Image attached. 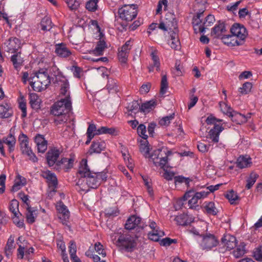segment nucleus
<instances>
[{
    "instance_id": "f257e3e1",
    "label": "nucleus",
    "mask_w": 262,
    "mask_h": 262,
    "mask_svg": "<svg viewBox=\"0 0 262 262\" xmlns=\"http://www.w3.org/2000/svg\"><path fill=\"white\" fill-rule=\"evenodd\" d=\"M139 150L145 157L149 158L150 162H153L156 166H159L162 169L168 167V157L172 155V151L166 147L155 150L153 154L150 155L148 142L146 139H141L140 141Z\"/></svg>"
},
{
    "instance_id": "f03ea898",
    "label": "nucleus",
    "mask_w": 262,
    "mask_h": 262,
    "mask_svg": "<svg viewBox=\"0 0 262 262\" xmlns=\"http://www.w3.org/2000/svg\"><path fill=\"white\" fill-rule=\"evenodd\" d=\"M72 110L71 100L60 99L51 107V113L56 116L54 122L56 125L66 123L69 118L67 115Z\"/></svg>"
},
{
    "instance_id": "7ed1b4c3",
    "label": "nucleus",
    "mask_w": 262,
    "mask_h": 262,
    "mask_svg": "<svg viewBox=\"0 0 262 262\" xmlns=\"http://www.w3.org/2000/svg\"><path fill=\"white\" fill-rule=\"evenodd\" d=\"M111 237L114 244L122 250L131 252L136 246L133 237L128 234L119 235L118 233H114L111 234Z\"/></svg>"
},
{
    "instance_id": "20e7f679",
    "label": "nucleus",
    "mask_w": 262,
    "mask_h": 262,
    "mask_svg": "<svg viewBox=\"0 0 262 262\" xmlns=\"http://www.w3.org/2000/svg\"><path fill=\"white\" fill-rule=\"evenodd\" d=\"M30 85L35 91L41 92L46 90L50 84V78L46 71H38L30 78Z\"/></svg>"
},
{
    "instance_id": "39448f33",
    "label": "nucleus",
    "mask_w": 262,
    "mask_h": 262,
    "mask_svg": "<svg viewBox=\"0 0 262 262\" xmlns=\"http://www.w3.org/2000/svg\"><path fill=\"white\" fill-rule=\"evenodd\" d=\"M119 17L123 20L130 21L137 15V6L135 4L124 5L118 9Z\"/></svg>"
},
{
    "instance_id": "423d86ee",
    "label": "nucleus",
    "mask_w": 262,
    "mask_h": 262,
    "mask_svg": "<svg viewBox=\"0 0 262 262\" xmlns=\"http://www.w3.org/2000/svg\"><path fill=\"white\" fill-rule=\"evenodd\" d=\"M209 194V192L206 191H201L194 193L192 190L187 191L183 196V200H187L191 198L188 200V205L190 209H196L199 207L198 204V201L200 199L206 198Z\"/></svg>"
},
{
    "instance_id": "0eeeda50",
    "label": "nucleus",
    "mask_w": 262,
    "mask_h": 262,
    "mask_svg": "<svg viewBox=\"0 0 262 262\" xmlns=\"http://www.w3.org/2000/svg\"><path fill=\"white\" fill-rule=\"evenodd\" d=\"M107 178V171L92 172L85 178L87 185L92 188H96L101 183L106 181Z\"/></svg>"
},
{
    "instance_id": "6e6552de",
    "label": "nucleus",
    "mask_w": 262,
    "mask_h": 262,
    "mask_svg": "<svg viewBox=\"0 0 262 262\" xmlns=\"http://www.w3.org/2000/svg\"><path fill=\"white\" fill-rule=\"evenodd\" d=\"M41 176L46 179L48 184V196L52 197L56 191L58 184L57 179L55 174L50 171L47 170L41 172Z\"/></svg>"
},
{
    "instance_id": "1a4fd4ad",
    "label": "nucleus",
    "mask_w": 262,
    "mask_h": 262,
    "mask_svg": "<svg viewBox=\"0 0 262 262\" xmlns=\"http://www.w3.org/2000/svg\"><path fill=\"white\" fill-rule=\"evenodd\" d=\"M219 244L216 237L212 234H206L202 236V239L200 245L203 250H210L216 247Z\"/></svg>"
},
{
    "instance_id": "9d476101",
    "label": "nucleus",
    "mask_w": 262,
    "mask_h": 262,
    "mask_svg": "<svg viewBox=\"0 0 262 262\" xmlns=\"http://www.w3.org/2000/svg\"><path fill=\"white\" fill-rule=\"evenodd\" d=\"M230 32L233 35L236 37V38L242 41V44L248 35L246 29L243 25L239 24H234L231 28Z\"/></svg>"
},
{
    "instance_id": "9b49d317",
    "label": "nucleus",
    "mask_w": 262,
    "mask_h": 262,
    "mask_svg": "<svg viewBox=\"0 0 262 262\" xmlns=\"http://www.w3.org/2000/svg\"><path fill=\"white\" fill-rule=\"evenodd\" d=\"M4 48L8 52L12 53L17 52L20 48V41L15 37L10 38L4 43Z\"/></svg>"
},
{
    "instance_id": "f8f14e48",
    "label": "nucleus",
    "mask_w": 262,
    "mask_h": 262,
    "mask_svg": "<svg viewBox=\"0 0 262 262\" xmlns=\"http://www.w3.org/2000/svg\"><path fill=\"white\" fill-rule=\"evenodd\" d=\"M56 208L59 213V219L63 225H67L70 217V212L67 206L60 201L57 203Z\"/></svg>"
},
{
    "instance_id": "ddd939ff",
    "label": "nucleus",
    "mask_w": 262,
    "mask_h": 262,
    "mask_svg": "<svg viewBox=\"0 0 262 262\" xmlns=\"http://www.w3.org/2000/svg\"><path fill=\"white\" fill-rule=\"evenodd\" d=\"M203 14V11L198 13L196 16H194L192 19V25L194 29V31L195 33H203L205 30V27L204 25L201 17Z\"/></svg>"
},
{
    "instance_id": "4468645a",
    "label": "nucleus",
    "mask_w": 262,
    "mask_h": 262,
    "mask_svg": "<svg viewBox=\"0 0 262 262\" xmlns=\"http://www.w3.org/2000/svg\"><path fill=\"white\" fill-rule=\"evenodd\" d=\"M223 129L224 127L221 124H215L209 132L207 138L213 143H217L219 141V135Z\"/></svg>"
},
{
    "instance_id": "2eb2a0df",
    "label": "nucleus",
    "mask_w": 262,
    "mask_h": 262,
    "mask_svg": "<svg viewBox=\"0 0 262 262\" xmlns=\"http://www.w3.org/2000/svg\"><path fill=\"white\" fill-rule=\"evenodd\" d=\"M74 160V158L72 157L70 158H63L60 161L56 162L55 168L57 169H63L67 171L73 167Z\"/></svg>"
},
{
    "instance_id": "dca6fc26",
    "label": "nucleus",
    "mask_w": 262,
    "mask_h": 262,
    "mask_svg": "<svg viewBox=\"0 0 262 262\" xmlns=\"http://www.w3.org/2000/svg\"><path fill=\"white\" fill-rule=\"evenodd\" d=\"M222 244L226 248L227 250H230L236 247L237 241L235 236L230 234L225 235L221 239Z\"/></svg>"
},
{
    "instance_id": "f3484780",
    "label": "nucleus",
    "mask_w": 262,
    "mask_h": 262,
    "mask_svg": "<svg viewBox=\"0 0 262 262\" xmlns=\"http://www.w3.org/2000/svg\"><path fill=\"white\" fill-rule=\"evenodd\" d=\"M61 151L59 149L54 148L50 150L47 154V160L49 166H52L56 165V162L60 155Z\"/></svg>"
},
{
    "instance_id": "a211bd4d",
    "label": "nucleus",
    "mask_w": 262,
    "mask_h": 262,
    "mask_svg": "<svg viewBox=\"0 0 262 262\" xmlns=\"http://www.w3.org/2000/svg\"><path fill=\"white\" fill-rule=\"evenodd\" d=\"M236 163V166L241 169L250 168L252 165V159L248 155L240 156Z\"/></svg>"
},
{
    "instance_id": "6ab92c4d",
    "label": "nucleus",
    "mask_w": 262,
    "mask_h": 262,
    "mask_svg": "<svg viewBox=\"0 0 262 262\" xmlns=\"http://www.w3.org/2000/svg\"><path fill=\"white\" fill-rule=\"evenodd\" d=\"M55 52L58 56L62 58L68 57L72 54L71 51L63 43L56 45Z\"/></svg>"
},
{
    "instance_id": "aec40b11",
    "label": "nucleus",
    "mask_w": 262,
    "mask_h": 262,
    "mask_svg": "<svg viewBox=\"0 0 262 262\" xmlns=\"http://www.w3.org/2000/svg\"><path fill=\"white\" fill-rule=\"evenodd\" d=\"M105 143L103 141L100 140L94 141L90 146L89 153L91 155L93 153H100L105 148Z\"/></svg>"
},
{
    "instance_id": "412c9836",
    "label": "nucleus",
    "mask_w": 262,
    "mask_h": 262,
    "mask_svg": "<svg viewBox=\"0 0 262 262\" xmlns=\"http://www.w3.org/2000/svg\"><path fill=\"white\" fill-rule=\"evenodd\" d=\"M35 142L36 144L38 151L43 153L47 149V141L42 135L38 134L35 137Z\"/></svg>"
},
{
    "instance_id": "4be33fe9",
    "label": "nucleus",
    "mask_w": 262,
    "mask_h": 262,
    "mask_svg": "<svg viewBox=\"0 0 262 262\" xmlns=\"http://www.w3.org/2000/svg\"><path fill=\"white\" fill-rule=\"evenodd\" d=\"M236 37L232 34L231 35H224L222 37V41L224 44L229 47L242 45V41L238 40Z\"/></svg>"
},
{
    "instance_id": "5701e85b",
    "label": "nucleus",
    "mask_w": 262,
    "mask_h": 262,
    "mask_svg": "<svg viewBox=\"0 0 262 262\" xmlns=\"http://www.w3.org/2000/svg\"><path fill=\"white\" fill-rule=\"evenodd\" d=\"M13 110L10 104L5 102L0 104V118H8L13 115Z\"/></svg>"
},
{
    "instance_id": "b1692460",
    "label": "nucleus",
    "mask_w": 262,
    "mask_h": 262,
    "mask_svg": "<svg viewBox=\"0 0 262 262\" xmlns=\"http://www.w3.org/2000/svg\"><path fill=\"white\" fill-rule=\"evenodd\" d=\"M141 218L136 215L130 216L126 221L125 228L127 230L135 229L141 222Z\"/></svg>"
},
{
    "instance_id": "393cba45",
    "label": "nucleus",
    "mask_w": 262,
    "mask_h": 262,
    "mask_svg": "<svg viewBox=\"0 0 262 262\" xmlns=\"http://www.w3.org/2000/svg\"><path fill=\"white\" fill-rule=\"evenodd\" d=\"M37 210L35 208L28 205L26 212V221L28 223L32 224L35 222L37 217Z\"/></svg>"
},
{
    "instance_id": "a878e982",
    "label": "nucleus",
    "mask_w": 262,
    "mask_h": 262,
    "mask_svg": "<svg viewBox=\"0 0 262 262\" xmlns=\"http://www.w3.org/2000/svg\"><path fill=\"white\" fill-rule=\"evenodd\" d=\"M93 172L90 171L86 159H82L80 163V166L78 170V173L81 177L86 178L90 176Z\"/></svg>"
},
{
    "instance_id": "bb28decb",
    "label": "nucleus",
    "mask_w": 262,
    "mask_h": 262,
    "mask_svg": "<svg viewBox=\"0 0 262 262\" xmlns=\"http://www.w3.org/2000/svg\"><path fill=\"white\" fill-rule=\"evenodd\" d=\"M27 183L26 178L18 174L14 181V184L12 186L11 191L16 192L19 190L22 187L25 186Z\"/></svg>"
},
{
    "instance_id": "cd10ccee",
    "label": "nucleus",
    "mask_w": 262,
    "mask_h": 262,
    "mask_svg": "<svg viewBox=\"0 0 262 262\" xmlns=\"http://www.w3.org/2000/svg\"><path fill=\"white\" fill-rule=\"evenodd\" d=\"M226 31V27L224 23H220L215 25L211 32V35L216 38H220L222 39L223 34Z\"/></svg>"
},
{
    "instance_id": "c85d7f7f",
    "label": "nucleus",
    "mask_w": 262,
    "mask_h": 262,
    "mask_svg": "<svg viewBox=\"0 0 262 262\" xmlns=\"http://www.w3.org/2000/svg\"><path fill=\"white\" fill-rule=\"evenodd\" d=\"M11 61L13 63L14 68L16 70H19L24 62V59L21 57L20 52H16L15 54L13 55L11 57Z\"/></svg>"
},
{
    "instance_id": "c756f323",
    "label": "nucleus",
    "mask_w": 262,
    "mask_h": 262,
    "mask_svg": "<svg viewBox=\"0 0 262 262\" xmlns=\"http://www.w3.org/2000/svg\"><path fill=\"white\" fill-rule=\"evenodd\" d=\"M20 146L23 154L27 155L29 157V159L33 162H37V158L29 146V142L26 143H21Z\"/></svg>"
},
{
    "instance_id": "7c9ffc66",
    "label": "nucleus",
    "mask_w": 262,
    "mask_h": 262,
    "mask_svg": "<svg viewBox=\"0 0 262 262\" xmlns=\"http://www.w3.org/2000/svg\"><path fill=\"white\" fill-rule=\"evenodd\" d=\"M60 95L64 97V98H61V99L71 100L69 91V84L67 80L65 79L63 80L61 84Z\"/></svg>"
},
{
    "instance_id": "2f4dec72",
    "label": "nucleus",
    "mask_w": 262,
    "mask_h": 262,
    "mask_svg": "<svg viewBox=\"0 0 262 262\" xmlns=\"http://www.w3.org/2000/svg\"><path fill=\"white\" fill-rule=\"evenodd\" d=\"M172 29L177 28V20L173 13L168 12L166 14L164 21Z\"/></svg>"
},
{
    "instance_id": "473e14b6",
    "label": "nucleus",
    "mask_w": 262,
    "mask_h": 262,
    "mask_svg": "<svg viewBox=\"0 0 262 262\" xmlns=\"http://www.w3.org/2000/svg\"><path fill=\"white\" fill-rule=\"evenodd\" d=\"M29 100V103L33 109L37 110L40 108L41 99L36 94H30Z\"/></svg>"
},
{
    "instance_id": "72a5a7b5",
    "label": "nucleus",
    "mask_w": 262,
    "mask_h": 262,
    "mask_svg": "<svg viewBox=\"0 0 262 262\" xmlns=\"http://www.w3.org/2000/svg\"><path fill=\"white\" fill-rule=\"evenodd\" d=\"M15 248V246L14 245V238L12 236H10L8 239L5 248V253L8 258H9L12 255Z\"/></svg>"
},
{
    "instance_id": "f704fd0d",
    "label": "nucleus",
    "mask_w": 262,
    "mask_h": 262,
    "mask_svg": "<svg viewBox=\"0 0 262 262\" xmlns=\"http://www.w3.org/2000/svg\"><path fill=\"white\" fill-rule=\"evenodd\" d=\"M106 48V42L104 40H100L97 42L95 48L90 51V53L97 56H100L103 55V52Z\"/></svg>"
},
{
    "instance_id": "c9c22d12",
    "label": "nucleus",
    "mask_w": 262,
    "mask_h": 262,
    "mask_svg": "<svg viewBox=\"0 0 262 262\" xmlns=\"http://www.w3.org/2000/svg\"><path fill=\"white\" fill-rule=\"evenodd\" d=\"M203 207L206 212L210 215H215L217 213V209L215 207L214 203L212 202H205L204 203Z\"/></svg>"
},
{
    "instance_id": "e433bc0d",
    "label": "nucleus",
    "mask_w": 262,
    "mask_h": 262,
    "mask_svg": "<svg viewBox=\"0 0 262 262\" xmlns=\"http://www.w3.org/2000/svg\"><path fill=\"white\" fill-rule=\"evenodd\" d=\"M106 88L110 93H117L119 91V86L117 84V81L111 78H108Z\"/></svg>"
},
{
    "instance_id": "4c0bfd02",
    "label": "nucleus",
    "mask_w": 262,
    "mask_h": 262,
    "mask_svg": "<svg viewBox=\"0 0 262 262\" xmlns=\"http://www.w3.org/2000/svg\"><path fill=\"white\" fill-rule=\"evenodd\" d=\"M258 178V174L254 171H251L249 176L247 178L246 184L245 186L246 188L247 189H250L254 184Z\"/></svg>"
},
{
    "instance_id": "58836bf2",
    "label": "nucleus",
    "mask_w": 262,
    "mask_h": 262,
    "mask_svg": "<svg viewBox=\"0 0 262 262\" xmlns=\"http://www.w3.org/2000/svg\"><path fill=\"white\" fill-rule=\"evenodd\" d=\"M245 246V243L243 242L241 243L238 245L236 246V247L235 249L233 251V255L235 258H239L246 253Z\"/></svg>"
},
{
    "instance_id": "ea45409f",
    "label": "nucleus",
    "mask_w": 262,
    "mask_h": 262,
    "mask_svg": "<svg viewBox=\"0 0 262 262\" xmlns=\"http://www.w3.org/2000/svg\"><path fill=\"white\" fill-rule=\"evenodd\" d=\"M98 134H109L116 136L118 134V130L114 127H107L106 126H101L98 128Z\"/></svg>"
},
{
    "instance_id": "a19ab883",
    "label": "nucleus",
    "mask_w": 262,
    "mask_h": 262,
    "mask_svg": "<svg viewBox=\"0 0 262 262\" xmlns=\"http://www.w3.org/2000/svg\"><path fill=\"white\" fill-rule=\"evenodd\" d=\"M220 105L223 113L229 116L232 119L234 117V116H242L241 114H237L235 112L232 113L231 112V108L230 106H228L226 103H220Z\"/></svg>"
},
{
    "instance_id": "79ce46f5",
    "label": "nucleus",
    "mask_w": 262,
    "mask_h": 262,
    "mask_svg": "<svg viewBox=\"0 0 262 262\" xmlns=\"http://www.w3.org/2000/svg\"><path fill=\"white\" fill-rule=\"evenodd\" d=\"M170 40L169 42L171 48L174 50H178L180 46V42L178 39V35L175 32H173L170 35Z\"/></svg>"
},
{
    "instance_id": "37998d69",
    "label": "nucleus",
    "mask_w": 262,
    "mask_h": 262,
    "mask_svg": "<svg viewBox=\"0 0 262 262\" xmlns=\"http://www.w3.org/2000/svg\"><path fill=\"white\" fill-rule=\"evenodd\" d=\"M156 105V101L155 100H150L142 104L141 106L139 107V109L141 112L144 113H148L150 110L153 109Z\"/></svg>"
},
{
    "instance_id": "c03bdc74",
    "label": "nucleus",
    "mask_w": 262,
    "mask_h": 262,
    "mask_svg": "<svg viewBox=\"0 0 262 262\" xmlns=\"http://www.w3.org/2000/svg\"><path fill=\"white\" fill-rule=\"evenodd\" d=\"M164 235V232L160 230H155L151 231L148 234L149 238L153 241L158 242L160 237Z\"/></svg>"
},
{
    "instance_id": "a18cd8bd",
    "label": "nucleus",
    "mask_w": 262,
    "mask_h": 262,
    "mask_svg": "<svg viewBox=\"0 0 262 262\" xmlns=\"http://www.w3.org/2000/svg\"><path fill=\"white\" fill-rule=\"evenodd\" d=\"M151 56L153 61V65H150L148 67L149 71L150 72L154 71L155 68H156L157 71H159L160 66L159 57L154 52L151 53Z\"/></svg>"
},
{
    "instance_id": "49530a36",
    "label": "nucleus",
    "mask_w": 262,
    "mask_h": 262,
    "mask_svg": "<svg viewBox=\"0 0 262 262\" xmlns=\"http://www.w3.org/2000/svg\"><path fill=\"white\" fill-rule=\"evenodd\" d=\"M40 26L42 30L47 31H50L52 29L53 25L49 17H45L40 22Z\"/></svg>"
},
{
    "instance_id": "de8ad7c7",
    "label": "nucleus",
    "mask_w": 262,
    "mask_h": 262,
    "mask_svg": "<svg viewBox=\"0 0 262 262\" xmlns=\"http://www.w3.org/2000/svg\"><path fill=\"white\" fill-rule=\"evenodd\" d=\"M18 206V202L15 199L12 200L10 203L9 210L14 214L15 217H18V215L20 214L19 212Z\"/></svg>"
},
{
    "instance_id": "09e8293b",
    "label": "nucleus",
    "mask_w": 262,
    "mask_h": 262,
    "mask_svg": "<svg viewBox=\"0 0 262 262\" xmlns=\"http://www.w3.org/2000/svg\"><path fill=\"white\" fill-rule=\"evenodd\" d=\"M188 215L185 214H181L175 217V221L179 225L186 226L189 223Z\"/></svg>"
},
{
    "instance_id": "8fccbe9b",
    "label": "nucleus",
    "mask_w": 262,
    "mask_h": 262,
    "mask_svg": "<svg viewBox=\"0 0 262 262\" xmlns=\"http://www.w3.org/2000/svg\"><path fill=\"white\" fill-rule=\"evenodd\" d=\"M252 88V84L251 82H246L243 84L242 87L239 89V93L242 95H246L249 93Z\"/></svg>"
},
{
    "instance_id": "3c124183",
    "label": "nucleus",
    "mask_w": 262,
    "mask_h": 262,
    "mask_svg": "<svg viewBox=\"0 0 262 262\" xmlns=\"http://www.w3.org/2000/svg\"><path fill=\"white\" fill-rule=\"evenodd\" d=\"M168 88V83L167 81V78L166 75H163L162 77L161 81V88H160V94L164 95L166 93L167 90Z\"/></svg>"
},
{
    "instance_id": "603ef678",
    "label": "nucleus",
    "mask_w": 262,
    "mask_h": 262,
    "mask_svg": "<svg viewBox=\"0 0 262 262\" xmlns=\"http://www.w3.org/2000/svg\"><path fill=\"white\" fill-rule=\"evenodd\" d=\"M174 182L176 184L184 183L187 186H189V183L191 181L189 178H185L182 176H178L174 177Z\"/></svg>"
},
{
    "instance_id": "864d4df0",
    "label": "nucleus",
    "mask_w": 262,
    "mask_h": 262,
    "mask_svg": "<svg viewBox=\"0 0 262 262\" xmlns=\"http://www.w3.org/2000/svg\"><path fill=\"white\" fill-rule=\"evenodd\" d=\"M68 8L73 11L77 10L79 7L80 3L77 0H65Z\"/></svg>"
},
{
    "instance_id": "5fc2aeb1",
    "label": "nucleus",
    "mask_w": 262,
    "mask_h": 262,
    "mask_svg": "<svg viewBox=\"0 0 262 262\" xmlns=\"http://www.w3.org/2000/svg\"><path fill=\"white\" fill-rule=\"evenodd\" d=\"M226 197L231 204L236 203V201L238 199L237 194L233 190L228 192L226 194Z\"/></svg>"
},
{
    "instance_id": "6e6d98bb",
    "label": "nucleus",
    "mask_w": 262,
    "mask_h": 262,
    "mask_svg": "<svg viewBox=\"0 0 262 262\" xmlns=\"http://www.w3.org/2000/svg\"><path fill=\"white\" fill-rule=\"evenodd\" d=\"M98 128L97 129L95 124L92 123L90 124L87 129L86 135H91L94 137L95 135H99L97 134Z\"/></svg>"
},
{
    "instance_id": "4d7b16f0",
    "label": "nucleus",
    "mask_w": 262,
    "mask_h": 262,
    "mask_svg": "<svg viewBox=\"0 0 262 262\" xmlns=\"http://www.w3.org/2000/svg\"><path fill=\"white\" fill-rule=\"evenodd\" d=\"M146 126L144 124H140L137 127V133L143 139H147L148 136L146 135Z\"/></svg>"
},
{
    "instance_id": "13d9d810",
    "label": "nucleus",
    "mask_w": 262,
    "mask_h": 262,
    "mask_svg": "<svg viewBox=\"0 0 262 262\" xmlns=\"http://www.w3.org/2000/svg\"><path fill=\"white\" fill-rule=\"evenodd\" d=\"M98 0H90L86 4V8L89 11H95L97 9Z\"/></svg>"
},
{
    "instance_id": "bf43d9fd",
    "label": "nucleus",
    "mask_w": 262,
    "mask_h": 262,
    "mask_svg": "<svg viewBox=\"0 0 262 262\" xmlns=\"http://www.w3.org/2000/svg\"><path fill=\"white\" fill-rule=\"evenodd\" d=\"M174 114L163 117L160 121L159 124L162 126H167L169 124L171 120L174 118Z\"/></svg>"
},
{
    "instance_id": "052dcab7",
    "label": "nucleus",
    "mask_w": 262,
    "mask_h": 262,
    "mask_svg": "<svg viewBox=\"0 0 262 262\" xmlns=\"http://www.w3.org/2000/svg\"><path fill=\"white\" fill-rule=\"evenodd\" d=\"M253 257L258 261H262V246L256 248L253 251Z\"/></svg>"
},
{
    "instance_id": "680f3d73",
    "label": "nucleus",
    "mask_w": 262,
    "mask_h": 262,
    "mask_svg": "<svg viewBox=\"0 0 262 262\" xmlns=\"http://www.w3.org/2000/svg\"><path fill=\"white\" fill-rule=\"evenodd\" d=\"M69 244L70 245L69 246V252L70 256L76 255L77 252V247L75 242L74 241H71L69 243Z\"/></svg>"
},
{
    "instance_id": "e2e57ef3",
    "label": "nucleus",
    "mask_w": 262,
    "mask_h": 262,
    "mask_svg": "<svg viewBox=\"0 0 262 262\" xmlns=\"http://www.w3.org/2000/svg\"><path fill=\"white\" fill-rule=\"evenodd\" d=\"M95 250L99 254L101 255L103 257H105L106 252L104 251L103 246L100 243H96L95 245Z\"/></svg>"
},
{
    "instance_id": "0e129e2a",
    "label": "nucleus",
    "mask_w": 262,
    "mask_h": 262,
    "mask_svg": "<svg viewBox=\"0 0 262 262\" xmlns=\"http://www.w3.org/2000/svg\"><path fill=\"white\" fill-rule=\"evenodd\" d=\"M72 70L73 71L74 77L78 78H81L83 72V70L81 68L77 66H73L72 67Z\"/></svg>"
},
{
    "instance_id": "69168bd1",
    "label": "nucleus",
    "mask_w": 262,
    "mask_h": 262,
    "mask_svg": "<svg viewBox=\"0 0 262 262\" xmlns=\"http://www.w3.org/2000/svg\"><path fill=\"white\" fill-rule=\"evenodd\" d=\"M128 56V54L119 50L118 56V59L121 62L126 63L127 60Z\"/></svg>"
},
{
    "instance_id": "338daca9",
    "label": "nucleus",
    "mask_w": 262,
    "mask_h": 262,
    "mask_svg": "<svg viewBox=\"0 0 262 262\" xmlns=\"http://www.w3.org/2000/svg\"><path fill=\"white\" fill-rule=\"evenodd\" d=\"M131 41L130 40H128L123 46H122L119 51L129 54V51L131 49Z\"/></svg>"
},
{
    "instance_id": "774afa93",
    "label": "nucleus",
    "mask_w": 262,
    "mask_h": 262,
    "mask_svg": "<svg viewBox=\"0 0 262 262\" xmlns=\"http://www.w3.org/2000/svg\"><path fill=\"white\" fill-rule=\"evenodd\" d=\"M139 107V104L137 101H134L129 103L128 108V110L132 113H135V111L137 110Z\"/></svg>"
}]
</instances>
